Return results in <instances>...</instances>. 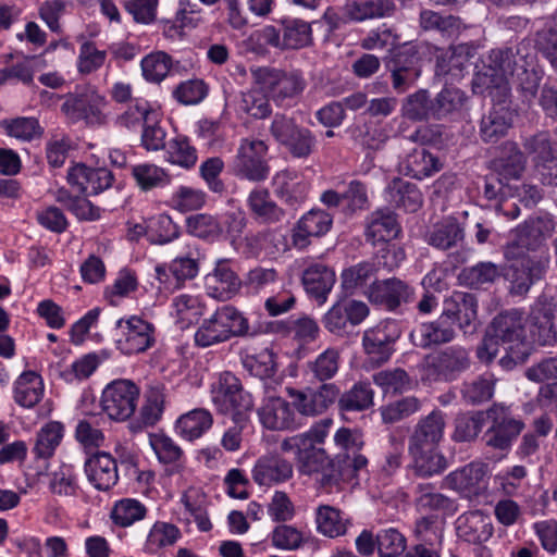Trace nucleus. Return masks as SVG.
I'll list each match as a JSON object with an SVG mask.
<instances>
[{"mask_svg": "<svg viewBox=\"0 0 557 557\" xmlns=\"http://www.w3.org/2000/svg\"><path fill=\"white\" fill-rule=\"evenodd\" d=\"M535 62L534 48L525 40L511 47L493 49L483 70L476 73L475 82L485 89L495 90L500 95V100H506L511 90L507 77H513L518 72L534 65Z\"/></svg>", "mask_w": 557, "mask_h": 557, "instance_id": "nucleus-1", "label": "nucleus"}, {"mask_svg": "<svg viewBox=\"0 0 557 557\" xmlns=\"http://www.w3.org/2000/svg\"><path fill=\"white\" fill-rule=\"evenodd\" d=\"M351 458L332 459L323 448L309 443L296 451V467L300 474L313 478L321 487H331L342 479L355 476L368 463L367 458Z\"/></svg>", "mask_w": 557, "mask_h": 557, "instance_id": "nucleus-2", "label": "nucleus"}, {"mask_svg": "<svg viewBox=\"0 0 557 557\" xmlns=\"http://www.w3.org/2000/svg\"><path fill=\"white\" fill-rule=\"evenodd\" d=\"M556 222L550 214L530 218L515 230V238L504 248L506 260L549 256L546 240L552 237Z\"/></svg>", "mask_w": 557, "mask_h": 557, "instance_id": "nucleus-3", "label": "nucleus"}, {"mask_svg": "<svg viewBox=\"0 0 557 557\" xmlns=\"http://www.w3.org/2000/svg\"><path fill=\"white\" fill-rule=\"evenodd\" d=\"M248 331L247 319L236 308L223 306L203 320L195 334V342L198 346L208 347L233 336H245Z\"/></svg>", "mask_w": 557, "mask_h": 557, "instance_id": "nucleus-4", "label": "nucleus"}, {"mask_svg": "<svg viewBox=\"0 0 557 557\" xmlns=\"http://www.w3.org/2000/svg\"><path fill=\"white\" fill-rule=\"evenodd\" d=\"M264 44L280 50H297L312 44L311 23L301 18L284 17L276 25H267L258 34Z\"/></svg>", "mask_w": 557, "mask_h": 557, "instance_id": "nucleus-5", "label": "nucleus"}, {"mask_svg": "<svg viewBox=\"0 0 557 557\" xmlns=\"http://www.w3.org/2000/svg\"><path fill=\"white\" fill-rule=\"evenodd\" d=\"M485 413L490 423L482 437L485 445L499 450L508 449L523 431L524 422L502 404H493Z\"/></svg>", "mask_w": 557, "mask_h": 557, "instance_id": "nucleus-6", "label": "nucleus"}, {"mask_svg": "<svg viewBox=\"0 0 557 557\" xmlns=\"http://www.w3.org/2000/svg\"><path fill=\"white\" fill-rule=\"evenodd\" d=\"M470 366L469 350L459 345L447 346L424 358L428 376L437 382H453Z\"/></svg>", "mask_w": 557, "mask_h": 557, "instance_id": "nucleus-7", "label": "nucleus"}, {"mask_svg": "<svg viewBox=\"0 0 557 557\" xmlns=\"http://www.w3.org/2000/svg\"><path fill=\"white\" fill-rule=\"evenodd\" d=\"M270 133L294 158H308L317 145L315 137L309 128L299 126L293 117L284 114L274 116Z\"/></svg>", "mask_w": 557, "mask_h": 557, "instance_id": "nucleus-8", "label": "nucleus"}, {"mask_svg": "<svg viewBox=\"0 0 557 557\" xmlns=\"http://www.w3.org/2000/svg\"><path fill=\"white\" fill-rule=\"evenodd\" d=\"M256 82L278 106L285 100L299 96L306 82L298 71H283L273 67H260L253 72Z\"/></svg>", "mask_w": 557, "mask_h": 557, "instance_id": "nucleus-9", "label": "nucleus"}, {"mask_svg": "<svg viewBox=\"0 0 557 557\" xmlns=\"http://www.w3.org/2000/svg\"><path fill=\"white\" fill-rule=\"evenodd\" d=\"M508 261L512 262L505 274L509 283L508 293L513 297H524L532 285L545 276L549 265V256H534Z\"/></svg>", "mask_w": 557, "mask_h": 557, "instance_id": "nucleus-10", "label": "nucleus"}, {"mask_svg": "<svg viewBox=\"0 0 557 557\" xmlns=\"http://www.w3.org/2000/svg\"><path fill=\"white\" fill-rule=\"evenodd\" d=\"M139 388L129 380H116L102 392L103 411L112 420H127L135 411Z\"/></svg>", "mask_w": 557, "mask_h": 557, "instance_id": "nucleus-11", "label": "nucleus"}, {"mask_svg": "<svg viewBox=\"0 0 557 557\" xmlns=\"http://www.w3.org/2000/svg\"><path fill=\"white\" fill-rule=\"evenodd\" d=\"M267 152L268 147L262 140L244 139L234 160V173L252 182L264 181L270 171Z\"/></svg>", "mask_w": 557, "mask_h": 557, "instance_id": "nucleus-12", "label": "nucleus"}, {"mask_svg": "<svg viewBox=\"0 0 557 557\" xmlns=\"http://www.w3.org/2000/svg\"><path fill=\"white\" fill-rule=\"evenodd\" d=\"M293 399V407L302 414L314 417L325 412L339 396V388L334 383H323L318 388H306L298 391L287 389Z\"/></svg>", "mask_w": 557, "mask_h": 557, "instance_id": "nucleus-13", "label": "nucleus"}, {"mask_svg": "<svg viewBox=\"0 0 557 557\" xmlns=\"http://www.w3.org/2000/svg\"><path fill=\"white\" fill-rule=\"evenodd\" d=\"M117 329H124L122 337L116 341V347L124 355L146 351L154 343V327L151 323L133 315L127 320L116 321Z\"/></svg>", "mask_w": 557, "mask_h": 557, "instance_id": "nucleus-14", "label": "nucleus"}, {"mask_svg": "<svg viewBox=\"0 0 557 557\" xmlns=\"http://www.w3.org/2000/svg\"><path fill=\"white\" fill-rule=\"evenodd\" d=\"M445 317L457 324L465 335L475 333L478 319V300L473 294L456 292L444 301Z\"/></svg>", "mask_w": 557, "mask_h": 557, "instance_id": "nucleus-15", "label": "nucleus"}, {"mask_svg": "<svg viewBox=\"0 0 557 557\" xmlns=\"http://www.w3.org/2000/svg\"><path fill=\"white\" fill-rule=\"evenodd\" d=\"M369 314L368 306L358 300L345 299L336 302L323 317L324 327L335 334L344 335L348 325L360 324Z\"/></svg>", "mask_w": 557, "mask_h": 557, "instance_id": "nucleus-16", "label": "nucleus"}, {"mask_svg": "<svg viewBox=\"0 0 557 557\" xmlns=\"http://www.w3.org/2000/svg\"><path fill=\"white\" fill-rule=\"evenodd\" d=\"M368 299L387 310H395L401 304L409 302L413 296V289L407 282L391 277L375 280L366 290Z\"/></svg>", "mask_w": 557, "mask_h": 557, "instance_id": "nucleus-17", "label": "nucleus"}, {"mask_svg": "<svg viewBox=\"0 0 557 557\" xmlns=\"http://www.w3.org/2000/svg\"><path fill=\"white\" fill-rule=\"evenodd\" d=\"M487 332L499 344L508 345L511 351L525 346L523 318L518 310L498 313L488 325Z\"/></svg>", "mask_w": 557, "mask_h": 557, "instance_id": "nucleus-18", "label": "nucleus"}, {"mask_svg": "<svg viewBox=\"0 0 557 557\" xmlns=\"http://www.w3.org/2000/svg\"><path fill=\"white\" fill-rule=\"evenodd\" d=\"M101 103H103L101 96L95 91L85 90L70 94L61 110L72 121L85 120L87 123H101Z\"/></svg>", "mask_w": 557, "mask_h": 557, "instance_id": "nucleus-19", "label": "nucleus"}, {"mask_svg": "<svg viewBox=\"0 0 557 557\" xmlns=\"http://www.w3.org/2000/svg\"><path fill=\"white\" fill-rule=\"evenodd\" d=\"M293 463L277 454L260 457L253 469L252 479L259 485L271 486L292 479Z\"/></svg>", "mask_w": 557, "mask_h": 557, "instance_id": "nucleus-20", "label": "nucleus"}, {"mask_svg": "<svg viewBox=\"0 0 557 557\" xmlns=\"http://www.w3.org/2000/svg\"><path fill=\"white\" fill-rule=\"evenodd\" d=\"M262 425L269 430H293L296 425V416L292 405L282 397H268L258 410Z\"/></svg>", "mask_w": 557, "mask_h": 557, "instance_id": "nucleus-21", "label": "nucleus"}, {"mask_svg": "<svg viewBox=\"0 0 557 557\" xmlns=\"http://www.w3.org/2000/svg\"><path fill=\"white\" fill-rule=\"evenodd\" d=\"M491 94L494 99H497L498 104L494 106L481 119L480 137L484 143H496L512 126V112L502 104L506 100H500V95L496 91L493 94V90H491Z\"/></svg>", "mask_w": 557, "mask_h": 557, "instance_id": "nucleus-22", "label": "nucleus"}, {"mask_svg": "<svg viewBox=\"0 0 557 557\" xmlns=\"http://www.w3.org/2000/svg\"><path fill=\"white\" fill-rule=\"evenodd\" d=\"M527 158L515 141L506 140L497 147V154L491 161V169L505 180H518L524 172Z\"/></svg>", "mask_w": 557, "mask_h": 557, "instance_id": "nucleus-23", "label": "nucleus"}, {"mask_svg": "<svg viewBox=\"0 0 557 557\" xmlns=\"http://www.w3.org/2000/svg\"><path fill=\"white\" fill-rule=\"evenodd\" d=\"M445 425V414L441 410H433L416 424L409 436L408 448L438 447Z\"/></svg>", "mask_w": 557, "mask_h": 557, "instance_id": "nucleus-24", "label": "nucleus"}, {"mask_svg": "<svg viewBox=\"0 0 557 557\" xmlns=\"http://www.w3.org/2000/svg\"><path fill=\"white\" fill-rule=\"evenodd\" d=\"M445 312L437 320L422 323L410 333V339L416 347L429 348L432 345L449 343L455 338V330Z\"/></svg>", "mask_w": 557, "mask_h": 557, "instance_id": "nucleus-25", "label": "nucleus"}, {"mask_svg": "<svg viewBox=\"0 0 557 557\" xmlns=\"http://www.w3.org/2000/svg\"><path fill=\"white\" fill-rule=\"evenodd\" d=\"M333 224L331 213L312 209L306 213L293 230V243L299 248H305L309 244V237H320L326 234Z\"/></svg>", "mask_w": 557, "mask_h": 557, "instance_id": "nucleus-26", "label": "nucleus"}, {"mask_svg": "<svg viewBox=\"0 0 557 557\" xmlns=\"http://www.w3.org/2000/svg\"><path fill=\"white\" fill-rule=\"evenodd\" d=\"M85 472L89 482L99 491H109L119 480L116 461L103 451L86 460Z\"/></svg>", "mask_w": 557, "mask_h": 557, "instance_id": "nucleus-27", "label": "nucleus"}, {"mask_svg": "<svg viewBox=\"0 0 557 557\" xmlns=\"http://www.w3.org/2000/svg\"><path fill=\"white\" fill-rule=\"evenodd\" d=\"M395 10L393 0H351L343 7V15L351 22L361 23L391 17Z\"/></svg>", "mask_w": 557, "mask_h": 557, "instance_id": "nucleus-28", "label": "nucleus"}, {"mask_svg": "<svg viewBox=\"0 0 557 557\" xmlns=\"http://www.w3.org/2000/svg\"><path fill=\"white\" fill-rule=\"evenodd\" d=\"M484 466L469 463L461 469L449 473L445 478L446 484L466 496L479 495L484 490Z\"/></svg>", "mask_w": 557, "mask_h": 557, "instance_id": "nucleus-29", "label": "nucleus"}, {"mask_svg": "<svg viewBox=\"0 0 557 557\" xmlns=\"http://www.w3.org/2000/svg\"><path fill=\"white\" fill-rule=\"evenodd\" d=\"M399 166L406 175L422 180L438 172L442 164L424 147L417 146L406 153Z\"/></svg>", "mask_w": 557, "mask_h": 557, "instance_id": "nucleus-30", "label": "nucleus"}, {"mask_svg": "<svg viewBox=\"0 0 557 557\" xmlns=\"http://www.w3.org/2000/svg\"><path fill=\"white\" fill-rule=\"evenodd\" d=\"M400 233V225L396 215L391 210H376L368 221L366 237L373 245L376 243L391 242Z\"/></svg>", "mask_w": 557, "mask_h": 557, "instance_id": "nucleus-31", "label": "nucleus"}, {"mask_svg": "<svg viewBox=\"0 0 557 557\" xmlns=\"http://www.w3.org/2000/svg\"><path fill=\"white\" fill-rule=\"evenodd\" d=\"M467 101L468 97L462 90L445 87L432 99V119H453L461 112Z\"/></svg>", "mask_w": 557, "mask_h": 557, "instance_id": "nucleus-32", "label": "nucleus"}, {"mask_svg": "<svg viewBox=\"0 0 557 557\" xmlns=\"http://www.w3.org/2000/svg\"><path fill=\"white\" fill-rule=\"evenodd\" d=\"M248 206L256 221L262 224H275L285 219V211L280 208L267 189H255L248 197Z\"/></svg>", "mask_w": 557, "mask_h": 557, "instance_id": "nucleus-33", "label": "nucleus"}, {"mask_svg": "<svg viewBox=\"0 0 557 557\" xmlns=\"http://www.w3.org/2000/svg\"><path fill=\"white\" fill-rule=\"evenodd\" d=\"M335 283V274L323 264H313L302 274V284L306 292L313 296L320 304L326 299V295Z\"/></svg>", "mask_w": 557, "mask_h": 557, "instance_id": "nucleus-34", "label": "nucleus"}, {"mask_svg": "<svg viewBox=\"0 0 557 557\" xmlns=\"http://www.w3.org/2000/svg\"><path fill=\"white\" fill-rule=\"evenodd\" d=\"M522 146L531 156L535 171L557 158V141L547 132H537L524 138Z\"/></svg>", "mask_w": 557, "mask_h": 557, "instance_id": "nucleus-35", "label": "nucleus"}, {"mask_svg": "<svg viewBox=\"0 0 557 557\" xmlns=\"http://www.w3.org/2000/svg\"><path fill=\"white\" fill-rule=\"evenodd\" d=\"M463 228L454 219H447L435 224L432 230L426 233L428 244L441 250L456 247L463 240Z\"/></svg>", "mask_w": 557, "mask_h": 557, "instance_id": "nucleus-36", "label": "nucleus"}, {"mask_svg": "<svg viewBox=\"0 0 557 557\" xmlns=\"http://www.w3.org/2000/svg\"><path fill=\"white\" fill-rule=\"evenodd\" d=\"M386 191L389 202L406 211L414 212L422 203V195L417 185L401 178H394Z\"/></svg>", "mask_w": 557, "mask_h": 557, "instance_id": "nucleus-37", "label": "nucleus"}, {"mask_svg": "<svg viewBox=\"0 0 557 557\" xmlns=\"http://www.w3.org/2000/svg\"><path fill=\"white\" fill-rule=\"evenodd\" d=\"M408 450L413 459V471L417 475L432 476L447 468V460L437 447L408 448Z\"/></svg>", "mask_w": 557, "mask_h": 557, "instance_id": "nucleus-38", "label": "nucleus"}, {"mask_svg": "<svg viewBox=\"0 0 557 557\" xmlns=\"http://www.w3.org/2000/svg\"><path fill=\"white\" fill-rule=\"evenodd\" d=\"M496 379L493 374L479 375L465 381L460 387L462 400L470 406H478L492 399Z\"/></svg>", "mask_w": 557, "mask_h": 557, "instance_id": "nucleus-39", "label": "nucleus"}, {"mask_svg": "<svg viewBox=\"0 0 557 557\" xmlns=\"http://www.w3.org/2000/svg\"><path fill=\"white\" fill-rule=\"evenodd\" d=\"M44 395V384L39 375L33 371L24 372L15 382L14 399L25 408H33Z\"/></svg>", "mask_w": 557, "mask_h": 557, "instance_id": "nucleus-40", "label": "nucleus"}, {"mask_svg": "<svg viewBox=\"0 0 557 557\" xmlns=\"http://www.w3.org/2000/svg\"><path fill=\"white\" fill-rule=\"evenodd\" d=\"M420 27L426 32H437L443 37L453 38L460 33L461 22L454 15H442L433 10H422L419 16Z\"/></svg>", "mask_w": 557, "mask_h": 557, "instance_id": "nucleus-41", "label": "nucleus"}, {"mask_svg": "<svg viewBox=\"0 0 557 557\" xmlns=\"http://www.w3.org/2000/svg\"><path fill=\"white\" fill-rule=\"evenodd\" d=\"M212 416L206 409H194L176 422V431L188 441L200 437L212 425Z\"/></svg>", "mask_w": 557, "mask_h": 557, "instance_id": "nucleus-42", "label": "nucleus"}, {"mask_svg": "<svg viewBox=\"0 0 557 557\" xmlns=\"http://www.w3.org/2000/svg\"><path fill=\"white\" fill-rule=\"evenodd\" d=\"M512 78L519 99L523 104L530 107L537 95L543 78L542 70L535 62L534 65L518 72Z\"/></svg>", "mask_w": 557, "mask_h": 557, "instance_id": "nucleus-43", "label": "nucleus"}, {"mask_svg": "<svg viewBox=\"0 0 557 557\" xmlns=\"http://www.w3.org/2000/svg\"><path fill=\"white\" fill-rule=\"evenodd\" d=\"M384 60L387 70L421 74L418 49L413 45L405 44L391 49Z\"/></svg>", "mask_w": 557, "mask_h": 557, "instance_id": "nucleus-44", "label": "nucleus"}, {"mask_svg": "<svg viewBox=\"0 0 557 557\" xmlns=\"http://www.w3.org/2000/svg\"><path fill=\"white\" fill-rule=\"evenodd\" d=\"M486 420L485 410L460 413L456 417L453 440L465 443L474 441Z\"/></svg>", "mask_w": 557, "mask_h": 557, "instance_id": "nucleus-45", "label": "nucleus"}, {"mask_svg": "<svg viewBox=\"0 0 557 557\" xmlns=\"http://www.w3.org/2000/svg\"><path fill=\"white\" fill-rule=\"evenodd\" d=\"M337 400L342 412L363 411L373 405V391L367 383H357Z\"/></svg>", "mask_w": 557, "mask_h": 557, "instance_id": "nucleus-46", "label": "nucleus"}, {"mask_svg": "<svg viewBox=\"0 0 557 557\" xmlns=\"http://www.w3.org/2000/svg\"><path fill=\"white\" fill-rule=\"evenodd\" d=\"M207 283L220 297L226 298L235 295L242 286L240 278L225 262L218 263L214 272L208 275Z\"/></svg>", "mask_w": 557, "mask_h": 557, "instance_id": "nucleus-47", "label": "nucleus"}, {"mask_svg": "<svg viewBox=\"0 0 557 557\" xmlns=\"http://www.w3.org/2000/svg\"><path fill=\"white\" fill-rule=\"evenodd\" d=\"M315 521L318 531L329 537H337L346 533L348 519L342 512L329 505H322L317 509Z\"/></svg>", "mask_w": 557, "mask_h": 557, "instance_id": "nucleus-48", "label": "nucleus"}, {"mask_svg": "<svg viewBox=\"0 0 557 557\" xmlns=\"http://www.w3.org/2000/svg\"><path fill=\"white\" fill-rule=\"evenodd\" d=\"M242 386L239 379L233 373L227 371L220 373L211 385L212 403L220 412H227V403Z\"/></svg>", "mask_w": 557, "mask_h": 557, "instance_id": "nucleus-49", "label": "nucleus"}, {"mask_svg": "<svg viewBox=\"0 0 557 557\" xmlns=\"http://www.w3.org/2000/svg\"><path fill=\"white\" fill-rule=\"evenodd\" d=\"M339 351L335 348H327L313 361L308 362V373L319 382L325 383L335 376L339 369Z\"/></svg>", "mask_w": 557, "mask_h": 557, "instance_id": "nucleus-50", "label": "nucleus"}, {"mask_svg": "<svg viewBox=\"0 0 557 557\" xmlns=\"http://www.w3.org/2000/svg\"><path fill=\"white\" fill-rule=\"evenodd\" d=\"M186 225L191 235L210 242L219 239L224 234L221 222L210 214L190 215L186 220Z\"/></svg>", "mask_w": 557, "mask_h": 557, "instance_id": "nucleus-51", "label": "nucleus"}, {"mask_svg": "<svg viewBox=\"0 0 557 557\" xmlns=\"http://www.w3.org/2000/svg\"><path fill=\"white\" fill-rule=\"evenodd\" d=\"M154 111L150 104L141 99H135L133 106L128 107L116 117V125L126 129H134L153 120Z\"/></svg>", "mask_w": 557, "mask_h": 557, "instance_id": "nucleus-52", "label": "nucleus"}, {"mask_svg": "<svg viewBox=\"0 0 557 557\" xmlns=\"http://www.w3.org/2000/svg\"><path fill=\"white\" fill-rule=\"evenodd\" d=\"M421 401L417 397H405L399 400L382 406L381 417L386 424L399 422L419 411Z\"/></svg>", "mask_w": 557, "mask_h": 557, "instance_id": "nucleus-53", "label": "nucleus"}, {"mask_svg": "<svg viewBox=\"0 0 557 557\" xmlns=\"http://www.w3.org/2000/svg\"><path fill=\"white\" fill-rule=\"evenodd\" d=\"M416 494V506L419 511L447 510L453 505L447 496L435 492L431 484H418Z\"/></svg>", "mask_w": 557, "mask_h": 557, "instance_id": "nucleus-54", "label": "nucleus"}, {"mask_svg": "<svg viewBox=\"0 0 557 557\" xmlns=\"http://www.w3.org/2000/svg\"><path fill=\"white\" fill-rule=\"evenodd\" d=\"M63 426L60 422L46 424L37 435L34 453L39 458H49L63 436Z\"/></svg>", "mask_w": 557, "mask_h": 557, "instance_id": "nucleus-55", "label": "nucleus"}, {"mask_svg": "<svg viewBox=\"0 0 557 557\" xmlns=\"http://www.w3.org/2000/svg\"><path fill=\"white\" fill-rule=\"evenodd\" d=\"M335 444L341 447L344 453L336 456V459H352L351 457L366 458L359 451L364 445L363 435L357 429L341 428L334 436Z\"/></svg>", "mask_w": 557, "mask_h": 557, "instance_id": "nucleus-56", "label": "nucleus"}, {"mask_svg": "<svg viewBox=\"0 0 557 557\" xmlns=\"http://www.w3.org/2000/svg\"><path fill=\"white\" fill-rule=\"evenodd\" d=\"M500 274L502 272L497 264L486 261L479 262L473 267L463 269L461 277L468 285L479 288L484 284L494 283Z\"/></svg>", "mask_w": 557, "mask_h": 557, "instance_id": "nucleus-57", "label": "nucleus"}, {"mask_svg": "<svg viewBox=\"0 0 557 557\" xmlns=\"http://www.w3.org/2000/svg\"><path fill=\"white\" fill-rule=\"evenodd\" d=\"M432 99L425 89L409 95L403 104L404 115L411 121H423L432 117Z\"/></svg>", "mask_w": 557, "mask_h": 557, "instance_id": "nucleus-58", "label": "nucleus"}, {"mask_svg": "<svg viewBox=\"0 0 557 557\" xmlns=\"http://www.w3.org/2000/svg\"><path fill=\"white\" fill-rule=\"evenodd\" d=\"M372 379L385 393H403L411 388V380L408 373L400 368L376 372Z\"/></svg>", "mask_w": 557, "mask_h": 557, "instance_id": "nucleus-59", "label": "nucleus"}, {"mask_svg": "<svg viewBox=\"0 0 557 557\" xmlns=\"http://www.w3.org/2000/svg\"><path fill=\"white\" fill-rule=\"evenodd\" d=\"M164 396L159 389H151L146 396V403L140 410V422L132 424L133 431L156 424L163 412Z\"/></svg>", "mask_w": 557, "mask_h": 557, "instance_id": "nucleus-60", "label": "nucleus"}, {"mask_svg": "<svg viewBox=\"0 0 557 557\" xmlns=\"http://www.w3.org/2000/svg\"><path fill=\"white\" fill-rule=\"evenodd\" d=\"M145 515V506L138 500L129 498L117 502L111 511L113 522L123 528L129 527L135 521L141 520Z\"/></svg>", "mask_w": 557, "mask_h": 557, "instance_id": "nucleus-61", "label": "nucleus"}, {"mask_svg": "<svg viewBox=\"0 0 557 557\" xmlns=\"http://www.w3.org/2000/svg\"><path fill=\"white\" fill-rule=\"evenodd\" d=\"M132 175L143 190H149L168 183L163 169L154 164H137L132 166Z\"/></svg>", "mask_w": 557, "mask_h": 557, "instance_id": "nucleus-62", "label": "nucleus"}, {"mask_svg": "<svg viewBox=\"0 0 557 557\" xmlns=\"http://www.w3.org/2000/svg\"><path fill=\"white\" fill-rule=\"evenodd\" d=\"M379 247L374 253L375 271L384 269L392 271L400 265L405 260V250L397 244L389 242L377 243Z\"/></svg>", "mask_w": 557, "mask_h": 557, "instance_id": "nucleus-63", "label": "nucleus"}, {"mask_svg": "<svg viewBox=\"0 0 557 557\" xmlns=\"http://www.w3.org/2000/svg\"><path fill=\"white\" fill-rule=\"evenodd\" d=\"M180 536V530L172 523L156 522L151 528L146 548L149 552H154L161 547L173 545Z\"/></svg>", "mask_w": 557, "mask_h": 557, "instance_id": "nucleus-64", "label": "nucleus"}]
</instances>
